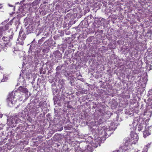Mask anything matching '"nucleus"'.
Returning <instances> with one entry per match:
<instances>
[{"mask_svg": "<svg viewBox=\"0 0 152 152\" xmlns=\"http://www.w3.org/2000/svg\"><path fill=\"white\" fill-rule=\"evenodd\" d=\"M150 134V133L148 131H145L143 133V135L144 137H146V136L149 135Z\"/></svg>", "mask_w": 152, "mask_h": 152, "instance_id": "5", "label": "nucleus"}, {"mask_svg": "<svg viewBox=\"0 0 152 152\" xmlns=\"http://www.w3.org/2000/svg\"><path fill=\"white\" fill-rule=\"evenodd\" d=\"M131 142L134 144H136L137 142L138 139V136L137 134L135 133H132L131 134Z\"/></svg>", "mask_w": 152, "mask_h": 152, "instance_id": "1", "label": "nucleus"}, {"mask_svg": "<svg viewBox=\"0 0 152 152\" xmlns=\"http://www.w3.org/2000/svg\"><path fill=\"white\" fill-rule=\"evenodd\" d=\"M3 31V28L2 27H0V35L2 34Z\"/></svg>", "mask_w": 152, "mask_h": 152, "instance_id": "6", "label": "nucleus"}, {"mask_svg": "<svg viewBox=\"0 0 152 152\" xmlns=\"http://www.w3.org/2000/svg\"><path fill=\"white\" fill-rule=\"evenodd\" d=\"M18 90L20 91L26 93L27 95H28V90L26 88L22 86H20Z\"/></svg>", "mask_w": 152, "mask_h": 152, "instance_id": "4", "label": "nucleus"}, {"mask_svg": "<svg viewBox=\"0 0 152 152\" xmlns=\"http://www.w3.org/2000/svg\"><path fill=\"white\" fill-rule=\"evenodd\" d=\"M130 145V143H128V142H126L125 143V146L124 147L123 149H122L121 147L120 149L119 150L115 151L113 152H125L126 150L128 149V148H127V149H125V148L129 147Z\"/></svg>", "mask_w": 152, "mask_h": 152, "instance_id": "3", "label": "nucleus"}, {"mask_svg": "<svg viewBox=\"0 0 152 152\" xmlns=\"http://www.w3.org/2000/svg\"><path fill=\"white\" fill-rule=\"evenodd\" d=\"M14 99H15L14 98V97L12 96V94H10L7 98L8 102L9 104H10V102L12 104H15V103L16 100L15 99L14 100Z\"/></svg>", "mask_w": 152, "mask_h": 152, "instance_id": "2", "label": "nucleus"}]
</instances>
